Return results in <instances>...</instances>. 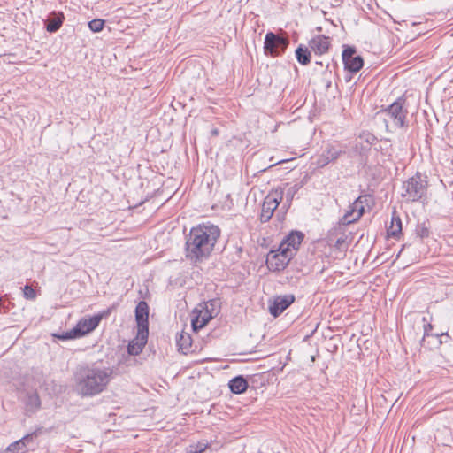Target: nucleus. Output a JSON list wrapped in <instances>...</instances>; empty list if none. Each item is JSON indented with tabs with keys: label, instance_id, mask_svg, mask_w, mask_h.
Wrapping results in <instances>:
<instances>
[{
	"label": "nucleus",
	"instance_id": "f257e3e1",
	"mask_svg": "<svg viewBox=\"0 0 453 453\" xmlns=\"http://www.w3.org/2000/svg\"><path fill=\"white\" fill-rule=\"evenodd\" d=\"M219 236V226L210 223L192 227L186 237V258L194 265L202 263L211 256Z\"/></svg>",
	"mask_w": 453,
	"mask_h": 453
},
{
	"label": "nucleus",
	"instance_id": "f03ea898",
	"mask_svg": "<svg viewBox=\"0 0 453 453\" xmlns=\"http://www.w3.org/2000/svg\"><path fill=\"white\" fill-rule=\"evenodd\" d=\"M73 377L77 393L82 397H91L107 388L112 380L113 370L111 367L95 364L80 365Z\"/></svg>",
	"mask_w": 453,
	"mask_h": 453
},
{
	"label": "nucleus",
	"instance_id": "7ed1b4c3",
	"mask_svg": "<svg viewBox=\"0 0 453 453\" xmlns=\"http://www.w3.org/2000/svg\"><path fill=\"white\" fill-rule=\"evenodd\" d=\"M373 204V198L370 195L359 196L349 207L344 215L341 218L338 225L334 227L337 232L345 228L347 226L355 223L360 219L365 211V208L371 209Z\"/></svg>",
	"mask_w": 453,
	"mask_h": 453
},
{
	"label": "nucleus",
	"instance_id": "20e7f679",
	"mask_svg": "<svg viewBox=\"0 0 453 453\" xmlns=\"http://www.w3.org/2000/svg\"><path fill=\"white\" fill-rule=\"evenodd\" d=\"M384 115V122L387 129L389 128L391 124L394 127L403 128L407 127V114L408 111L405 108V99L399 97L396 101L392 103L388 108L381 111Z\"/></svg>",
	"mask_w": 453,
	"mask_h": 453
},
{
	"label": "nucleus",
	"instance_id": "39448f33",
	"mask_svg": "<svg viewBox=\"0 0 453 453\" xmlns=\"http://www.w3.org/2000/svg\"><path fill=\"white\" fill-rule=\"evenodd\" d=\"M427 181L419 173L409 178L403 184L402 196L407 202H417L426 196L427 191Z\"/></svg>",
	"mask_w": 453,
	"mask_h": 453
},
{
	"label": "nucleus",
	"instance_id": "423d86ee",
	"mask_svg": "<svg viewBox=\"0 0 453 453\" xmlns=\"http://www.w3.org/2000/svg\"><path fill=\"white\" fill-rule=\"evenodd\" d=\"M102 319L103 314H96L90 318H82L73 329L63 334L55 336L60 340H69L83 336L96 329Z\"/></svg>",
	"mask_w": 453,
	"mask_h": 453
},
{
	"label": "nucleus",
	"instance_id": "0eeeda50",
	"mask_svg": "<svg viewBox=\"0 0 453 453\" xmlns=\"http://www.w3.org/2000/svg\"><path fill=\"white\" fill-rule=\"evenodd\" d=\"M288 45L289 40L288 37L268 32L265 37L264 51L265 55L274 58L283 54Z\"/></svg>",
	"mask_w": 453,
	"mask_h": 453
},
{
	"label": "nucleus",
	"instance_id": "6e6552de",
	"mask_svg": "<svg viewBox=\"0 0 453 453\" xmlns=\"http://www.w3.org/2000/svg\"><path fill=\"white\" fill-rule=\"evenodd\" d=\"M135 321L137 336L145 341L149 334V305L145 301H140L135 307Z\"/></svg>",
	"mask_w": 453,
	"mask_h": 453
},
{
	"label": "nucleus",
	"instance_id": "1a4fd4ad",
	"mask_svg": "<svg viewBox=\"0 0 453 453\" xmlns=\"http://www.w3.org/2000/svg\"><path fill=\"white\" fill-rule=\"evenodd\" d=\"M282 199L283 192L280 189L273 190L265 196L260 214V220L262 222L269 221Z\"/></svg>",
	"mask_w": 453,
	"mask_h": 453
},
{
	"label": "nucleus",
	"instance_id": "9d476101",
	"mask_svg": "<svg viewBox=\"0 0 453 453\" xmlns=\"http://www.w3.org/2000/svg\"><path fill=\"white\" fill-rule=\"evenodd\" d=\"M345 152V147L341 144H327L318 157L317 165L325 167L328 164L336 161Z\"/></svg>",
	"mask_w": 453,
	"mask_h": 453
},
{
	"label": "nucleus",
	"instance_id": "9b49d317",
	"mask_svg": "<svg viewBox=\"0 0 453 453\" xmlns=\"http://www.w3.org/2000/svg\"><path fill=\"white\" fill-rule=\"evenodd\" d=\"M291 259V254H287L286 251L279 248L277 250H271L269 252L266 257V265L271 271H281Z\"/></svg>",
	"mask_w": 453,
	"mask_h": 453
},
{
	"label": "nucleus",
	"instance_id": "f8f14e48",
	"mask_svg": "<svg viewBox=\"0 0 453 453\" xmlns=\"http://www.w3.org/2000/svg\"><path fill=\"white\" fill-rule=\"evenodd\" d=\"M342 61L345 69L351 73H357L364 65L362 57L356 55V50L353 47H346L343 50Z\"/></svg>",
	"mask_w": 453,
	"mask_h": 453
},
{
	"label": "nucleus",
	"instance_id": "ddd939ff",
	"mask_svg": "<svg viewBox=\"0 0 453 453\" xmlns=\"http://www.w3.org/2000/svg\"><path fill=\"white\" fill-rule=\"evenodd\" d=\"M304 234L299 231H292L287 235L280 244V250L286 251L287 254H291L294 257L296 251L299 249Z\"/></svg>",
	"mask_w": 453,
	"mask_h": 453
},
{
	"label": "nucleus",
	"instance_id": "4468645a",
	"mask_svg": "<svg viewBox=\"0 0 453 453\" xmlns=\"http://www.w3.org/2000/svg\"><path fill=\"white\" fill-rule=\"evenodd\" d=\"M295 299L296 298L293 294L275 296L272 303L269 305L270 313L273 317H278L295 302Z\"/></svg>",
	"mask_w": 453,
	"mask_h": 453
},
{
	"label": "nucleus",
	"instance_id": "2eb2a0df",
	"mask_svg": "<svg viewBox=\"0 0 453 453\" xmlns=\"http://www.w3.org/2000/svg\"><path fill=\"white\" fill-rule=\"evenodd\" d=\"M37 435L38 433L35 431L23 436L21 439L11 443L7 448V451L13 453H26L27 447L31 443H34L35 440L37 438Z\"/></svg>",
	"mask_w": 453,
	"mask_h": 453
},
{
	"label": "nucleus",
	"instance_id": "dca6fc26",
	"mask_svg": "<svg viewBox=\"0 0 453 453\" xmlns=\"http://www.w3.org/2000/svg\"><path fill=\"white\" fill-rule=\"evenodd\" d=\"M331 46V39L324 35L314 36L309 42V47L316 55L326 53Z\"/></svg>",
	"mask_w": 453,
	"mask_h": 453
},
{
	"label": "nucleus",
	"instance_id": "f3484780",
	"mask_svg": "<svg viewBox=\"0 0 453 453\" xmlns=\"http://www.w3.org/2000/svg\"><path fill=\"white\" fill-rule=\"evenodd\" d=\"M335 236L336 240L334 241V243L333 244L334 247H335L338 250H344L348 249V243H347V236L345 235V228H342V230H338L337 232L334 231V228L330 231V241L333 242L334 239L333 237Z\"/></svg>",
	"mask_w": 453,
	"mask_h": 453
},
{
	"label": "nucleus",
	"instance_id": "a211bd4d",
	"mask_svg": "<svg viewBox=\"0 0 453 453\" xmlns=\"http://www.w3.org/2000/svg\"><path fill=\"white\" fill-rule=\"evenodd\" d=\"M228 386L232 393L242 394L246 391L248 388V381L243 378V376L239 375L230 380Z\"/></svg>",
	"mask_w": 453,
	"mask_h": 453
},
{
	"label": "nucleus",
	"instance_id": "6ab92c4d",
	"mask_svg": "<svg viewBox=\"0 0 453 453\" xmlns=\"http://www.w3.org/2000/svg\"><path fill=\"white\" fill-rule=\"evenodd\" d=\"M296 58L299 64L307 65L311 62V51L307 47L299 45L296 51Z\"/></svg>",
	"mask_w": 453,
	"mask_h": 453
},
{
	"label": "nucleus",
	"instance_id": "aec40b11",
	"mask_svg": "<svg viewBox=\"0 0 453 453\" xmlns=\"http://www.w3.org/2000/svg\"><path fill=\"white\" fill-rule=\"evenodd\" d=\"M177 345L182 352L189 351L192 346V339L189 334L182 332L176 339Z\"/></svg>",
	"mask_w": 453,
	"mask_h": 453
},
{
	"label": "nucleus",
	"instance_id": "412c9836",
	"mask_svg": "<svg viewBox=\"0 0 453 453\" xmlns=\"http://www.w3.org/2000/svg\"><path fill=\"white\" fill-rule=\"evenodd\" d=\"M25 404L27 411H36L41 406L39 395L36 393L27 395Z\"/></svg>",
	"mask_w": 453,
	"mask_h": 453
},
{
	"label": "nucleus",
	"instance_id": "4be33fe9",
	"mask_svg": "<svg viewBox=\"0 0 453 453\" xmlns=\"http://www.w3.org/2000/svg\"><path fill=\"white\" fill-rule=\"evenodd\" d=\"M402 232V221L399 217H393L391 225L388 228V234L391 237H398Z\"/></svg>",
	"mask_w": 453,
	"mask_h": 453
},
{
	"label": "nucleus",
	"instance_id": "5701e85b",
	"mask_svg": "<svg viewBox=\"0 0 453 453\" xmlns=\"http://www.w3.org/2000/svg\"><path fill=\"white\" fill-rule=\"evenodd\" d=\"M62 16H55L46 20V29L50 33L57 32L63 24Z\"/></svg>",
	"mask_w": 453,
	"mask_h": 453
},
{
	"label": "nucleus",
	"instance_id": "b1692460",
	"mask_svg": "<svg viewBox=\"0 0 453 453\" xmlns=\"http://www.w3.org/2000/svg\"><path fill=\"white\" fill-rule=\"evenodd\" d=\"M212 316H209L208 318L201 317V314L196 315L192 319L191 324L194 331H197L203 328L210 319H211Z\"/></svg>",
	"mask_w": 453,
	"mask_h": 453
},
{
	"label": "nucleus",
	"instance_id": "393cba45",
	"mask_svg": "<svg viewBox=\"0 0 453 453\" xmlns=\"http://www.w3.org/2000/svg\"><path fill=\"white\" fill-rule=\"evenodd\" d=\"M104 20L101 19H95L88 22L89 29L94 33H98L103 30Z\"/></svg>",
	"mask_w": 453,
	"mask_h": 453
},
{
	"label": "nucleus",
	"instance_id": "a878e982",
	"mask_svg": "<svg viewBox=\"0 0 453 453\" xmlns=\"http://www.w3.org/2000/svg\"><path fill=\"white\" fill-rule=\"evenodd\" d=\"M141 343H129L127 346V351L130 355H138L142 352L143 346L145 345L147 339L145 341L140 340Z\"/></svg>",
	"mask_w": 453,
	"mask_h": 453
},
{
	"label": "nucleus",
	"instance_id": "bb28decb",
	"mask_svg": "<svg viewBox=\"0 0 453 453\" xmlns=\"http://www.w3.org/2000/svg\"><path fill=\"white\" fill-rule=\"evenodd\" d=\"M207 442L200 441L196 444L190 445L188 448V453H203L208 448Z\"/></svg>",
	"mask_w": 453,
	"mask_h": 453
},
{
	"label": "nucleus",
	"instance_id": "cd10ccee",
	"mask_svg": "<svg viewBox=\"0 0 453 453\" xmlns=\"http://www.w3.org/2000/svg\"><path fill=\"white\" fill-rule=\"evenodd\" d=\"M301 183H296L291 187H289L286 192V199L288 202L291 203L295 195L299 191V189L302 188Z\"/></svg>",
	"mask_w": 453,
	"mask_h": 453
},
{
	"label": "nucleus",
	"instance_id": "c85d7f7f",
	"mask_svg": "<svg viewBox=\"0 0 453 453\" xmlns=\"http://www.w3.org/2000/svg\"><path fill=\"white\" fill-rule=\"evenodd\" d=\"M23 294H24V296L27 298V299H29V300H33L35 298L36 295H35V291L34 290V288L29 286V285H26L24 288H23Z\"/></svg>",
	"mask_w": 453,
	"mask_h": 453
},
{
	"label": "nucleus",
	"instance_id": "c756f323",
	"mask_svg": "<svg viewBox=\"0 0 453 453\" xmlns=\"http://www.w3.org/2000/svg\"><path fill=\"white\" fill-rule=\"evenodd\" d=\"M416 233L421 239H423V238L428 237L429 229L424 224L418 225Z\"/></svg>",
	"mask_w": 453,
	"mask_h": 453
},
{
	"label": "nucleus",
	"instance_id": "7c9ffc66",
	"mask_svg": "<svg viewBox=\"0 0 453 453\" xmlns=\"http://www.w3.org/2000/svg\"><path fill=\"white\" fill-rule=\"evenodd\" d=\"M422 321L424 324V338L428 336H433L434 334H431V331L433 330V325L429 323L426 317L422 319Z\"/></svg>",
	"mask_w": 453,
	"mask_h": 453
},
{
	"label": "nucleus",
	"instance_id": "2f4dec72",
	"mask_svg": "<svg viewBox=\"0 0 453 453\" xmlns=\"http://www.w3.org/2000/svg\"><path fill=\"white\" fill-rule=\"evenodd\" d=\"M199 314H201V317H204V318H208L209 316H211V314H209L208 310H206V311L203 312V311H200V313H199Z\"/></svg>",
	"mask_w": 453,
	"mask_h": 453
},
{
	"label": "nucleus",
	"instance_id": "473e14b6",
	"mask_svg": "<svg viewBox=\"0 0 453 453\" xmlns=\"http://www.w3.org/2000/svg\"><path fill=\"white\" fill-rule=\"evenodd\" d=\"M434 336H435V337H437V338H439V337H442V336L449 337V334H448L447 333H445V334H434Z\"/></svg>",
	"mask_w": 453,
	"mask_h": 453
},
{
	"label": "nucleus",
	"instance_id": "72a5a7b5",
	"mask_svg": "<svg viewBox=\"0 0 453 453\" xmlns=\"http://www.w3.org/2000/svg\"><path fill=\"white\" fill-rule=\"evenodd\" d=\"M211 134H212L213 135H218L219 131H218L217 129H213V130L211 131Z\"/></svg>",
	"mask_w": 453,
	"mask_h": 453
},
{
	"label": "nucleus",
	"instance_id": "f704fd0d",
	"mask_svg": "<svg viewBox=\"0 0 453 453\" xmlns=\"http://www.w3.org/2000/svg\"><path fill=\"white\" fill-rule=\"evenodd\" d=\"M331 86V81H329L327 83H326V88H329Z\"/></svg>",
	"mask_w": 453,
	"mask_h": 453
}]
</instances>
